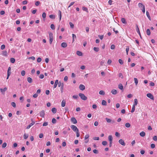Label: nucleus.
<instances>
[{
    "label": "nucleus",
    "mask_w": 157,
    "mask_h": 157,
    "mask_svg": "<svg viewBox=\"0 0 157 157\" xmlns=\"http://www.w3.org/2000/svg\"><path fill=\"white\" fill-rule=\"evenodd\" d=\"M52 111L54 113H55L57 111L56 109L55 108H53L52 109Z\"/></svg>",
    "instance_id": "nucleus-25"
},
{
    "label": "nucleus",
    "mask_w": 157,
    "mask_h": 157,
    "mask_svg": "<svg viewBox=\"0 0 157 157\" xmlns=\"http://www.w3.org/2000/svg\"><path fill=\"white\" fill-rule=\"evenodd\" d=\"M76 136L77 137H79V136H80V135H79V130H78L77 131H76Z\"/></svg>",
    "instance_id": "nucleus-54"
},
{
    "label": "nucleus",
    "mask_w": 157,
    "mask_h": 157,
    "mask_svg": "<svg viewBox=\"0 0 157 157\" xmlns=\"http://www.w3.org/2000/svg\"><path fill=\"white\" fill-rule=\"evenodd\" d=\"M11 68L10 67H9L8 68V71H7V79H8L10 75L11 74Z\"/></svg>",
    "instance_id": "nucleus-4"
},
{
    "label": "nucleus",
    "mask_w": 157,
    "mask_h": 157,
    "mask_svg": "<svg viewBox=\"0 0 157 157\" xmlns=\"http://www.w3.org/2000/svg\"><path fill=\"white\" fill-rule=\"evenodd\" d=\"M118 61H119V63L121 65H122L123 64V61L122 60V59H119L118 60Z\"/></svg>",
    "instance_id": "nucleus-51"
},
{
    "label": "nucleus",
    "mask_w": 157,
    "mask_h": 157,
    "mask_svg": "<svg viewBox=\"0 0 157 157\" xmlns=\"http://www.w3.org/2000/svg\"><path fill=\"white\" fill-rule=\"evenodd\" d=\"M93 50L96 52H98L99 51V48L98 47H94Z\"/></svg>",
    "instance_id": "nucleus-29"
},
{
    "label": "nucleus",
    "mask_w": 157,
    "mask_h": 157,
    "mask_svg": "<svg viewBox=\"0 0 157 157\" xmlns=\"http://www.w3.org/2000/svg\"><path fill=\"white\" fill-rule=\"evenodd\" d=\"M11 105L12 106H13V107H14V108L16 106V103L15 102H11Z\"/></svg>",
    "instance_id": "nucleus-46"
},
{
    "label": "nucleus",
    "mask_w": 157,
    "mask_h": 157,
    "mask_svg": "<svg viewBox=\"0 0 157 157\" xmlns=\"http://www.w3.org/2000/svg\"><path fill=\"white\" fill-rule=\"evenodd\" d=\"M101 104L103 105H106L107 104L106 101L104 100H103L102 101Z\"/></svg>",
    "instance_id": "nucleus-30"
},
{
    "label": "nucleus",
    "mask_w": 157,
    "mask_h": 157,
    "mask_svg": "<svg viewBox=\"0 0 157 157\" xmlns=\"http://www.w3.org/2000/svg\"><path fill=\"white\" fill-rule=\"evenodd\" d=\"M119 143L121 145L124 146L125 145V143L122 139H120L119 140Z\"/></svg>",
    "instance_id": "nucleus-8"
},
{
    "label": "nucleus",
    "mask_w": 157,
    "mask_h": 157,
    "mask_svg": "<svg viewBox=\"0 0 157 157\" xmlns=\"http://www.w3.org/2000/svg\"><path fill=\"white\" fill-rule=\"evenodd\" d=\"M108 139L109 142L112 141L113 137L112 135H109L108 137Z\"/></svg>",
    "instance_id": "nucleus-21"
},
{
    "label": "nucleus",
    "mask_w": 157,
    "mask_h": 157,
    "mask_svg": "<svg viewBox=\"0 0 157 157\" xmlns=\"http://www.w3.org/2000/svg\"><path fill=\"white\" fill-rule=\"evenodd\" d=\"M2 55L5 56H7V53L6 51H3L2 52Z\"/></svg>",
    "instance_id": "nucleus-38"
},
{
    "label": "nucleus",
    "mask_w": 157,
    "mask_h": 157,
    "mask_svg": "<svg viewBox=\"0 0 157 157\" xmlns=\"http://www.w3.org/2000/svg\"><path fill=\"white\" fill-rule=\"evenodd\" d=\"M115 48V46L114 44H112L111 46V49H114Z\"/></svg>",
    "instance_id": "nucleus-62"
},
{
    "label": "nucleus",
    "mask_w": 157,
    "mask_h": 157,
    "mask_svg": "<svg viewBox=\"0 0 157 157\" xmlns=\"http://www.w3.org/2000/svg\"><path fill=\"white\" fill-rule=\"evenodd\" d=\"M35 123V122H33L31 123L29 125H28L26 129H29Z\"/></svg>",
    "instance_id": "nucleus-12"
},
{
    "label": "nucleus",
    "mask_w": 157,
    "mask_h": 157,
    "mask_svg": "<svg viewBox=\"0 0 157 157\" xmlns=\"http://www.w3.org/2000/svg\"><path fill=\"white\" fill-rule=\"evenodd\" d=\"M67 44L65 42H63L61 44V46L63 48H65L67 47Z\"/></svg>",
    "instance_id": "nucleus-13"
},
{
    "label": "nucleus",
    "mask_w": 157,
    "mask_h": 157,
    "mask_svg": "<svg viewBox=\"0 0 157 157\" xmlns=\"http://www.w3.org/2000/svg\"><path fill=\"white\" fill-rule=\"evenodd\" d=\"M50 27L51 29H52L53 30H54L55 29V27L54 25L53 24H52L51 25Z\"/></svg>",
    "instance_id": "nucleus-41"
},
{
    "label": "nucleus",
    "mask_w": 157,
    "mask_h": 157,
    "mask_svg": "<svg viewBox=\"0 0 157 157\" xmlns=\"http://www.w3.org/2000/svg\"><path fill=\"white\" fill-rule=\"evenodd\" d=\"M147 97L151 99L154 100V96H153L151 93H148L147 94Z\"/></svg>",
    "instance_id": "nucleus-6"
},
{
    "label": "nucleus",
    "mask_w": 157,
    "mask_h": 157,
    "mask_svg": "<svg viewBox=\"0 0 157 157\" xmlns=\"http://www.w3.org/2000/svg\"><path fill=\"white\" fill-rule=\"evenodd\" d=\"M125 126L127 128H129L130 126V124L128 123H127L125 124Z\"/></svg>",
    "instance_id": "nucleus-49"
},
{
    "label": "nucleus",
    "mask_w": 157,
    "mask_h": 157,
    "mask_svg": "<svg viewBox=\"0 0 157 157\" xmlns=\"http://www.w3.org/2000/svg\"><path fill=\"white\" fill-rule=\"evenodd\" d=\"M138 6H139V7L140 8H143L145 7L144 5H143V4L141 3H139Z\"/></svg>",
    "instance_id": "nucleus-16"
},
{
    "label": "nucleus",
    "mask_w": 157,
    "mask_h": 157,
    "mask_svg": "<svg viewBox=\"0 0 157 157\" xmlns=\"http://www.w3.org/2000/svg\"><path fill=\"white\" fill-rule=\"evenodd\" d=\"M58 80H56L55 82V84H54V86H53V88H55L56 87V86L57 85V84H58Z\"/></svg>",
    "instance_id": "nucleus-14"
},
{
    "label": "nucleus",
    "mask_w": 157,
    "mask_h": 157,
    "mask_svg": "<svg viewBox=\"0 0 157 157\" xmlns=\"http://www.w3.org/2000/svg\"><path fill=\"white\" fill-rule=\"evenodd\" d=\"M93 139L94 140H99V137H93Z\"/></svg>",
    "instance_id": "nucleus-59"
},
{
    "label": "nucleus",
    "mask_w": 157,
    "mask_h": 157,
    "mask_svg": "<svg viewBox=\"0 0 157 157\" xmlns=\"http://www.w3.org/2000/svg\"><path fill=\"white\" fill-rule=\"evenodd\" d=\"M58 13L59 15V20L60 21L61 20V17H62V14H61V11L60 10H59L58 11Z\"/></svg>",
    "instance_id": "nucleus-34"
},
{
    "label": "nucleus",
    "mask_w": 157,
    "mask_h": 157,
    "mask_svg": "<svg viewBox=\"0 0 157 157\" xmlns=\"http://www.w3.org/2000/svg\"><path fill=\"white\" fill-rule=\"evenodd\" d=\"M15 59L13 58H11L10 59V61L12 63H14L15 62Z\"/></svg>",
    "instance_id": "nucleus-35"
},
{
    "label": "nucleus",
    "mask_w": 157,
    "mask_h": 157,
    "mask_svg": "<svg viewBox=\"0 0 157 157\" xmlns=\"http://www.w3.org/2000/svg\"><path fill=\"white\" fill-rule=\"evenodd\" d=\"M42 60L39 57L37 59V62L38 63L40 62Z\"/></svg>",
    "instance_id": "nucleus-58"
},
{
    "label": "nucleus",
    "mask_w": 157,
    "mask_h": 157,
    "mask_svg": "<svg viewBox=\"0 0 157 157\" xmlns=\"http://www.w3.org/2000/svg\"><path fill=\"white\" fill-rule=\"evenodd\" d=\"M45 115L44 113V110H42L41 111L40 113V116L41 117L44 118V117Z\"/></svg>",
    "instance_id": "nucleus-11"
},
{
    "label": "nucleus",
    "mask_w": 157,
    "mask_h": 157,
    "mask_svg": "<svg viewBox=\"0 0 157 157\" xmlns=\"http://www.w3.org/2000/svg\"><path fill=\"white\" fill-rule=\"evenodd\" d=\"M134 79L135 84L136 85L138 82V80L136 78H134Z\"/></svg>",
    "instance_id": "nucleus-32"
},
{
    "label": "nucleus",
    "mask_w": 157,
    "mask_h": 157,
    "mask_svg": "<svg viewBox=\"0 0 157 157\" xmlns=\"http://www.w3.org/2000/svg\"><path fill=\"white\" fill-rule=\"evenodd\" d=\"M76 54L79 56H81L82 55V53L80 51H77Z\"/></svg>",
    "instance_id": "nucleus-18"
},
{
    "label": "nucleus",
    "mask_w": 157,
    "mask_h": 157,
    "mask_svg": "<svg viewBox=\"0 0 157 157\" xmlns=\"http://www.w3.org/2000/svg\"><path fill=\"white\" fill-rule=\"evenodd\" d=\"M72 98L74 99H77L78 98V95H74L72 96Z\"/></svg>",
    "instance_id": "nucleus-50"
},
{
    "label": "nucleus",
    "mask_w": 157,
    "mask_h": 157,
    "mask_svg": "<svg viewBox=\"0 0 157 157\" xmlns=\"http://www.w3.org/2000/svg\"><path fill=\"white\" fill-rule=\"evenodd\" d=\"M72 42H73L75 40V39H76V36L74 34H72Z\"/></svg>",
    "instance_id": "nucleus-28"
},
{
    "label": "nucleus",
    "mask_w": 157,
    "mask_h": 157,
    "mask_svg": "<svg viewBox=\"0 0 157 157\" xmlns=\"http://www.w3.org/2000/svg\"><path fill=\"white\" fill-rule=\"evenodd\" d=\"M48 125V123L46 122H44L43 124V126H46Z\"/></svg>",
    "instance_id": "nucleus-63"
},
{
    "label": "nucleus",
    "mask_w": 157,
    "mask_h": 157,
    "mask_svg": "<svg viewBox=\"0 0 157 157\" xmlns=\"http://www.w3.org/2000/svg\"><path fill=\"white\" fill-rule=\"evenodd\" d=\"M40 4V2L39 1H37L36 2L35 4L36 6H38L39 5V4Z\"/></svg>",
    "instance_id": "nucleus-52"
},
{
    "label": "nucleus",
    "mask_w": 157,
    "mask_h": 157,
    "mask_svg": "<svg viewBox=\"0 0 157 157\" xmlns=\"http://www.w3.org/2000/svg\"><path fill=\"white\" fill-rule=\"evenodd\" d=\"M56 120L54 118H53L52 120V122L53 124H55L56 123Z\"/></svg>",
    "instance_id": "nucleus-48"
},
{
    "label": "nucleus",
    "mask_w": 157,
    "mask_h": 157,
    "mask_svg": "<svg viewBox=\"0 0 157 157\" xmlns=\"http://www.w3.org/2000/svg\"><path fill=\"white\" fill-rule=\"evenodd\" d=\"M66 104V102L65 101L63 100L61 102V106L62 107H64L65 106Z\"/></svg>",
    "instance_id": "nucleus-22"
},
{
    "label": "nucleus",
    "mask_w": 157,
    "mask_h": 157,
    "mask_svg": "<svg viewBox=\"0 0 157 157\" xmlns=\"http://www.w3.org/2000/svg\"><path fill=\"white\" fill-rule=\"evenodd\" d=\"M79 88L80 90H83L85 89V86L84 85L82 84H81L79 85Z\"/></svg>",
    "instance_id": "nucleus-10"
},
{
    "label": "nucleus",
    "mask_w": 157,
    "mask_h": 157,
    "mask_svg": "<svg viewBox=\"0 0 157 157\" xmlns=\"http://www.w3.org/2000/svg\"><path fill=\"white\" fill-rule=\"evenodd\" d=\"M58 86L59 87H62V86H64V84L63 83L59 81L58 83Z\"/></svg>",
    "instance_id": "nucleus-24"
},
{
    "label": "nucleus",
    "mask_w": 157,
    "mask_h": 157,
    "mask_svg": "<svg viewBox=\"0 0 157 157\" xmlns=\"http://www.w3.org/2000/svg\"><path fill=\"white\" fill-rule=\"evenodd\" d=\"M29 136V135L26 133H25L23 135L24 138L25 139H26Z\"/></svg>",
    "instance_id": "nucleus-27"
},
{
    "label": "nucleus",
    "mask_w": 157,
    "mask_h": 157,
    "mask_svg": "<svg viewBox=\"0 0 157 157\" xmlns=\"http://www.w3.org/2000/svg\"><path fill=\"white\" fill-rule=\"evenodd\" d=\"M119 77L121 78H123V75H122V74L121 73H119Z\"/></svg>",
    "instance_id": "nucleus-60"
},
{
    "label": "nucleus",
    "mask_w": 157,
    "mask_h": 157,
    "mask_svg": "<svg viewBox=\"0 0 157 157\" xmlns=\"http://www.w3.org/2000/svg\"><path fill=\"white\" fill-rule=\"evenodd\" d=\"M71 128L75 132L77 131L78 130L77 127L75 125H71Z\"/></svg>",
    "instance_id": "nucleus-5"
},
{
    "label": "nucleus",
    "mask_w": 157,
    "mask_h": 157,
    "mask_svg": "<svg viewBox=\"0 0 157 157\" xmlns=\"http://www.w3.org/2000/svg\"><path fill=\"white\" fill-rule=\"evenodd\" d=\"M5 45L4 44H2L1 45V48L2 50H3L5 49Z\"/></svg>",
    "instance_id": "nucleus-55"
},
{
    "label": "nucleus",
    "mask_w": 157,
    "mask_h": 157,
    "mask_svg": "<svg viewBox=\"0 0 157 157\" xmlns=\"http://www.w3.org/2000/svg\"><path fill=\"white\" fill-rule=\"evenodd\" d=\"M105 120H106L107 122L109 123H111L112 124H113L115 122V121L114 120H112L111 119H109L108 118H105Z\"/></svg>",
    "instance_id": "nucleus-3"
},
{
    "label": "nucleus",
    "mask_w": 157,
    "mask_h": 157,
    "mask_svg": "<svg viewBox=\"0 0 157 157\" xmlns=\"http://www.w3.org/2000/svg\"><path fill=\"white\" fill-rule=\"evenodd\" d=\"M7 145V143L6 142L4 143L2 145V147L3 148H5Z\"/></svg>",
    "instance_id": "nucleus-43"
},
{
    "label": "nucleus",
    "mask_w": 157,
    "mask_h": 157,
    "mask_svg": "<svg viewBox=\"0 0 157 157\" xmlns=\"http://www.w3.org/2000/svg\"><path fill=\"white\" fill-rule=\"evenodd\" d=\"M93 152L95 154H98V151L96 149H94L93 150Z\"/></svg>",
    "instance_id": "nucleus-57"
},
{
    "label": "nucleus",
    "mask_w": 157,
    "mask_h": 157,
    "mask_svg": "<svg viewBox=\"0 0 157 157\" xmlns=\"http://www.w3.org/2000/svg\"><path fill=\"white\" fill-rule=\"evenodd\" d=\"M121 21L123 23L126 24L127 23L126 20L124 18H122L121 19Z\"/></svg>",
    "instance_id": "nucleus-23"
},
{
    "label": "nucleus",
    "mask_w": 157,
    "mask_h": 157,
    "mask_svg": "<svg viewBox=\"0 0 157 157\" xmlns=\"http://www.w3.org/2000/svg\"><path fill=\"white\" fill-rule=\"evenodd\" d=\"M138 104V101L137 99H134V104H133V105H134L135 106L136 105Z\"/></svg>",
    "instance_id": "nucleus-26"
},
{
    "label": "nucleus",
    "mask_w": 157,
    "mask_h": 157,
    "mask_svg": "<svg viewBox=\"0 0 157 157\" xmlns=\"http://www.w3.org/2000/svg\"><path fill=\"white\" fill-rule=\"evenodd\" d=\"M69 24L71 28H73L74 27V24L71 22H70Z\"/></svg>",
    "instance_id": "nucleus-47"
},
{
    "label": "nucleus",
    "mask_w": 157,
    "mask_h": 157,
    "mask_svg": "<svg viewBox=\"0 0 157 157\" xmlns=\"http://www.w3.org/2000/svg\"><path fill=\"white\" fill-rule=\"evenodd\" d=\"M129 47L128 46H127L126 48V54L127 55H128V52L129 50Z\"/></svg>",
    "instance_id": "nucleus-45"
},
{
    "label": "nucleus",
    "mask_w": 157,
    "mask_h": 157,
    "mask_svg": "<svg viewBox=\"0 0 157 157\" xmlns=\"http://www.w3.org/2000/svg\"><path fill=\"white\" fill-rule=\"evenodd\" d=\"M107 144V142L106 141H104L102 142V144L104 146L106 145Z\"/></svg>",
    "instance_id": "nucleus-39"
},
{
    "label": "nucleus",
    "mask_w": 157,
    "mask_h": 157,
    "mask_svg": "<svg viewBox=\"0 0 157 157\" xmlns=\"http://www.w3.org/2000/svg\"><path fill=\"white\" fill-rule=\"evenodd\" d=\"M46 14L44 12L42 14V17L43 19L46 18Z\"/></svg>",
    "instance_id": "nucleus-40"
},
{
    "label": "nucleus",
    "mask_w": 157,
    "mask_h": 157,
    "mask_svg": "<svg viewBox=\"0 0 157 157\" xmlns=\"http://www.w3.org/2000/svg\"><path fill=\"white\" fill-rule=\"evenodd\" d=\"M49 17L50 18L52 19H54L55 18V16L53 14L50 15L49 16Z\"/></svg>",
    "instance_id": "nucleus-36"
},
{
    "label": "nucleus",
    "mask_w": 157,
    "mask_h": 157,
    "mask_svg": "<svg viewBox=\"0 0 157 157\" xmlns=\"http://www.w3.org/2000/svg\"><path fill=\"white\" fill-rule=\"evenodd\" d=\"M98 36L101 40H102V39L103 38L104 36L103 35H98Z\"/></svg>",
    "instance_id": "nucleus-56"
},
{
    "label": "nucleus",
    "mask_w": 157,
    "mask_h": 157,
    "mask_svg": "<svg viewBox=\"0 0 157 157\" xmlns=\"http://www.w3.org/2000/svg\"><path fill=\"white\" fill-rule=\"evenodd\" d=\"M49 43L51 44L53 40V34L50 32L49 33Z\"/></svg>",
    "instance_id": "nucleus-2"
},
{
    "label": "nucleus",
    "mask_w": 157,
    "mask_h": 157,
    "mask_svg": "<svg viewBox=\"0 0 157 157\" xmlns=\"http://www.w3.org/2000/svg\"><path fill=\"white\" fill-rule=\"evenodd\" d=\"M115 136L118 137H119L120 136V134L117 132H116L115 134Z\"/></svg>",
    "instance_id": "nucleus-53"
},
{
    "label": "nucleus",
    "mask_w": 157,
    "mask_h": 157,
    "mask_svg": "<svg viewBox=\"0 0 157 157\" xmlns=\"http://www.w3.org/2000/svg\"><path fill=\"white\" fill-rule=\"evenodd\" d=\"M146 15H147V17H148V18L149 19V20H151V17L150 16L149 13L147 11V12H146Z\"/></svg>",
    "instance_id": "nucleus-33"
},
{
    "label": "nucleus",
    "mask_w": 157,
    "mask_h": 157,
    "mask_svg": "<svg viewBox=\"0 0 157 157\" xmlns=\"http://www.w3.org/2000/svg\"><path fill=\"white\" fill-rule=\"evenodd\" d=\"M146 33L148 35H150L151 34V32L149 29H148L147 30Z\"/></svg>",
    "instance_id": "nucleus-37"
},
{
    "label": "nucleus",
    "mask_w": 157,
    "mask_h": 157,
    "mask_svg": "<svg viewBox=\"0 0 157 157\" xmlns=\"http://www.w3.org/2000/svg\"><path fill=\"white\" fill-rule=\"evenodd\" d=\"M21 74L22 76H24L25 75V71L23 70L21 71Z\"/></svg>",
    "instance_id": "nucleus-42"
},
{
    "label": "nucleus",
    "mask_w": 157,
    "mask_h": 157,
    "mask_svg": "<svg viewBox=\"0 0 157 157\" xmlns=\"http://www.w3.org/2000/svg\"><path fill=\"white\" fill-rule=\"evenodd\" d=\"M28 1L27 0H25L22 2V4L23 5H25L27 3Z\"/></svg>",
    "instance_id": "nucleus-64"
},
{
    "label": "nucleus",
    "mask_w": 157,
    "mask_h": 157,
    "mask_svg": "<svg viewBox=\"0 0 157 157\" xmlns=\"http://www.w3.org/2000/svg\"><path fill=\"white\" fill-rule=\"evenodd\" d=\"M71 121L74 124H76L77 123V121L75 118L74 117L71 118Z\"/></svg>",
    "instance_id": "nucleus-7"
},
{
    "label": "nucleus",
    "mask_w": 157,
    "mask_h": 157,
    "mask_svg": "<svg viewBox=\"0 0 157 157\" xmlns=\"http://www.w3.org/2000/svg\"><path fill=\"white\" fill-rule=\"evenodd\" d=\"M27 80L28 82L29 83H31L32 82L33 80L32 79V78L30 77H28L27 78Z\"/></svg>",
    "instance_id": "nucleus-19"
},
{
    "label": "nucleus",
    "mask_w": 157,
    "mask_h": 157,
    "mask_svg": "<svg viewBox=\"0 0 157 157\" xmlns=\"http://www.w3.org/2000/svg\"><path fill=\"white\" fill-rule=\"evenodd\" d=\"M99 94L104 95L105 94V92L103 90H101L99 92Z\"/></svg>",
    "instance_id": "nucleus-31"
},
{
    "label": "nucleus",
    "mask_w": 157,
    "mask_h": 157,
    "mask_svg": "<svg viewBox=\"0 0 157 157\" xmlns=\"http://www.w3.org/2000/svg\"><path fill=\"white\" fill-rule=\"evenodd\" d=\"M7 89L6 87H5L3 89L1 88L0 91L3 94H5V91L7 90Z\"/></svg>",
    "instance_id": "nucleus-9"
},
{
    "label": "nucleus",
    "mask_w": 157,
    "mask_h": 157,
    "mask_svg": "<svg viewBox=\"0 0 157 157\" xmlns=\"http://www.w3.org/2000/svg\"><path fill=\"white\" fill-rule=\"evenodd\" d=\"M140 136L142 137H144V136H145V133L144 132L142 131V132L140 133Z\"/></svg>",
    "instance_id": "nucleus-20"
},
{
    "label": "nucleus",
    "mask_w": 157,
    "mask_h": 157,
    "mask_svg": "<svg viewBox=\"0 0 157 157\" xmlns=\"http://www.w3.org/2000/svg\"><path fill=\"white\" fill-rule=\"evenodd\" d=\"M151 147L152 148H154L155 147V145L154 144H152L151 145Z\"/></svg>",
    "instance_id": "nucleus-61"
},
{
    "label": "nucleus",
    "mask_w": 157,
    "mask_h": 157,
    "mask_svg": "<svg viewBox=\"0 0 157 157\" xmlns=\"http://www.w3.org/2000/svg\"><path fill=\"white\" fill-rule=\"evenodd\" d=\"M111 92L113 94L115 95L117 94V90H116L113 89L111 90Z\"/></svg>",
    "instance_id": "nucleus-17"
},
{
    "label": "nucleus",
    "mask_w": 157,
    "mask_h": 157,
    "mask_svg": "<svg viewBox=\"0 0 157 157\" xmlns=\"http://www.w3.org/2000/svg\"><path fill=\"white\" fill-rule=\"evenodd\" d=\"M118 88L121 90H123V86L121 83H120L118 85Z\"/></svg>",
    "instance_id": "nucleus-15"
},
{
    "label": "nucleus",
    "mask_w": 157,
    "mask_h": 157,
    "mask_svg": "<svg viewBox=\"0 0 157 157\" xmlns=\"http://www.w3.org/2000/svg\"><path fill=\"white\" fill-rule=\"evenodd\" d=\"M135 106L134 105H132V107L131 111V113H133L135 110Z\"/></svg>",
    "instance_id": "nucleus-44"
},
{
    "label": "nucleus",
    "mask_w": 157,
    "mask_h": 157,
    "mask_svg": "<svg viewBox=\"0 0 157 157\" xmlns=\"http://www.w3.org/2000/svg\"><path fill=\"white\" fill-rule=\"evenodd\" d=\"M79 96L80 97L81 99L83 100H86L87 99V97L84 94L82 93H79Z\"/></svg>",
    "instance_id": "nucleus-1"
}]
</instances>
